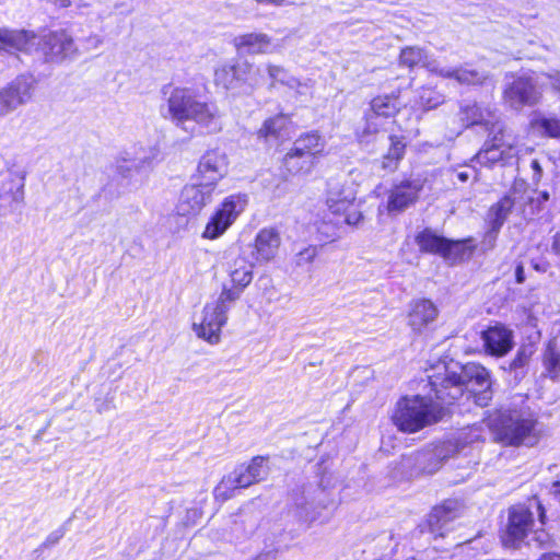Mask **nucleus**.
<instances>
[{
  "label": "nucleus",
  "instance_id": "a18cd8bd",
  "mask_svg": "<svg viewBox=\"0 0 560 560\" xmlns=\"http://www.w3.org/2000/svg\"><path fill=\"white\" fill-rule=\"evenodd\" d=\"M532 541H534L537 545V547H546L550 544L551 537L546 530L536 529L534 532Z\"/></svg>",
  "mask_w": 560,
  "mask_h": 560
},
{
  "label": "nucleus",
  "instance_id": "603ef678",
  "mask_svg": "<svg viewBox=\"0 0 560 560\" xmlns=\"http://www.w3.org/2000/svg\"><path fill=\"white\" fill-rule=\"evenodd\" d=\"M65 532L63 530H58V532H55V533H51L48 537H47V540H46V544L47 545H54V544H57L59 541V539L63 536Z\"/></svg>",
  "mask_w": 560,
  "mask_h": 560
},
{
  "label": "nucleus",
  "instance_id": "4468645a",
  "mask_svg": "<svg viewBox=\"0 0 560 560\" xmlns=\"http://www.w3.org/2000/svg\"><path fill=\"white\" fill-rule=\"evenodd\" d=\"M229 161L224 153L215 150L207 151L199 160L195 180L211 186L215 189L217 184L228 174Z\"/></svg>",
  "mask_w": 560,
  "mask_h": 560
},
{
  "label": "nucleus",
  "instance_id": "7ed1b4c3",
  "mask_svg": "<svg viewBox=\"0 0 560 560\" xmlns=\"http://www.w3.org/2000/svg\"><path fill=\"white\" fill-rule=\"evenodd\" d=\"M445 415V407L431 398L412 395L401 397L396 402L390 419L400 432L411 434L438 423Z\"/></svg>",
  "mask_w": 560,
  "mask_h": 560
},
{
  "label": "nucleus",
  "instance_id": "ea45409f",
  "mask_svg": "<svg viewBox=\"0 0 560 560\" xmlns=\"http://www.w3.org/2000/svg\"><path fill=\"white\" fill-rule=\"evenodd\" d=\"M442 450H436L434 453H421L418 455V462L420 464L430 462L429 465L423 466V471L427 474H433L439 470L441 466Z\"/></svg>",
  "mask_w": 560,
  "mask_h": 560
},
{
  "label": "nucleus",
  "instance_id": "a878e982",
  "mask_svg": "<svg viewBox=\"0 0 560 560\" xmlns=\"http://www.w3.org/2000/svg\"><path fill=\"white\" fill-rule=\"evenodd\" d=\"M35 80L31 77L21 75L12 81L5 89H3L9 96L13 100L16 107L27 103L34 92Z\"/></svg>",
  "mask_w": 560,
  "mask_h": 560
},
{
  "label": "nucleus",
  "instance_id": "9d476101",
  "mask_svg": "<svg viewBox=\"0 0 560 560\" xmlns=\"http://www.w3.org/2000/svg\"><path fill=\"white\" fill-rule=\"evenodd\" d=\"M493 136L486 140L482 148L476 154L478 163L491 166L495 163L506 164L513 160L516 154V148L512 141L505 138L503 127L491 131Z\"/></svg>",
  "mask_w": 560,
  "mask_h": 560
},
{
  "label": "nucleus",
  "instance_id": "473e14b6",
  "mask_svg": "<svg viewBox=\"0 0 560 560\" xmlns=\"http://www.w3.org/2000/svg\"><path fill=\"white\" fill-rule=\"evenodd\" d=\"M289 118L283 114L276 115L266 119L262 126L258 129L257 136L258 138L269 140V139H278L281 136V132L288 126Z\"/></svg>",
  "mask_w": 560,
  "mask_h": 560
},
{
  "label": "nucleus",
  "instance_id": "4d7b16f0",
  "mask_svg": "<svg viewBox=\"0 0 560 560\" xmlns=\"http://www.w3.org/2000/svg\"><path fill=\"white\" fill-rule=\"evenodd\" d=\"M457 178H458L460 182L465 183V182H467V180H468V178H469V174H468V172H466V171H465V172H458V173H457Z\"/></svg>",
  "mask_w": 560,
  "mask_h": 560
},
{
  "label": "nucleus",
  "instance_id": "de8ad7c7",
  "mask_svg": "<svg viewBox=\"0 0 560 560\" xmlns=\"http://www.w3.org/2000/svg\"><path fill=\"white\" fill-rule=\"evenodd\" d=\"M317 252L315 247H307L298 254V265L310 264L315 258Z\"/></svg>",
  "mask_w": 560,
  "mask_h": 560
},
{
  "label": "nucleus",
  "instance_id": "9b49d317",
  "mask_svg": "<svg viewBox=\"0 0 560 560\" xmlns=\"http://www.w3.org/2000/svg\"><path fill=\"white\" fill-rule=\"evenodd\" d=\"M424 180L420 177L408 178L394 184L388 190L386 209L389 214H398L415 205L423 189Z\"/></svg>",
  "mask_w": 560,
  "mask_h": 560
},
{
  "label": "nucleus",
  "instance_id": "2f4dec72",
  "mask_svg": "<svg viewBox=\"0 0 560 560\" xmlns=\"http://www.w3.org/2000/svg\"><path fill=\"white\" fill-rule=\"evenodd\" d=\"M399 62L400 65L406 66L408 68H413L416 66L421 65L422 67L429 70L428 63L438 61L430 58L424 49L416 46H410L401 49Z\"/></svg>",
  "mask_w": 560,
  "mask_h": 560
},
{
  "label": "nucleus",
  "instance_id": "f8f14e48",
  "mask_svg": "<svg viewBox=\"0 0 560 560\" xmlns=\"http://www.w3.org/2000/svg\"><path fill=\"white\" fill-rule=\"evenodd\" d=\"M213 189L199 180L183 187L176 205L179 215H196L212 200Z\"/></svg>",
  "mask_w": 560,
  "mask_h": 560
},
{
  "label": "nucleus",
  "instance_id": "4c0bfd02",
  "mask_svg": "<svg viewBox=\"0 0 560 560\" xmlns=\"http://www.w3.org/2000/svg\"><path fill=\"white\" fill-rule=\"evenodd\" d=\"M237 81L235 65L224 63L215 69L214 82L224 89H230Z\"/></svg>",
  "mask_w": 560,
  "mask_h": 560
},
{
  "label": "nucleus",
  "instance_id": "f704fd0d",
  "mask_svg": "<svg viewBox=\"0 0 560 560\" xmlns=\"http://www.w3.org/2000/svg\"><path fill=\"white\" fill-rule=\"evenodd\" d=\"M471 253L472 247L468 246L465 241H451L446 238V245L444 246L442 257L445 260L455 262L470 256Z\"/></svg>",
  "mask_w": 560,
  "mask_h": 560
},
{
  "label": "nucleus",
  "instance_id": "7c9ffc66",
  "mask_svg": "<svg viewBox=\"0 0 560 560\" xmlns=\"http://www.w3.org/2000/svg\"><path fill=\"white\" fill-rule=\"evenodd\" d=\"M389 141L390 147L383 156L381 166L385 171L394 172L399 161L404 158L406 143L404 142V138L397 136H390Z\"/></svg>",
  "mask_w": 560,
  "mask_h": 560
},
{
  "label": "nucleus",
  "instance_id": "5701e85b",
  "mask_svg": "<svg viewBox=\"0 0 560 560\" xmlns=\"http://www.w3.org/2000/svg\"><path fill=\"white\" fill-rule=\"evenodd\" d=\"M482 339L492 355L503 357L513 348V332L503 325L489 327L483 331Z\"/></svg>",
  "mask_w": 560,
  "mask_h": 560
},
{
  "label": "nucleus",
  "instance_id": "864d4df0",
  "mask_svg": "<svg viewBox=\"0 0 560 560\" xmlns=\"http://www.w3.org/2000/svg\"><path fill=\"white\" fill-rule=\"evenodd\" d=\"M515 279L517 283H523L525 281V272L522 264H518L515 269Z\"/></svg>",
  "mask_w": 560,
  "mask_h": 560
},
{
  "label": "nucleus",
  "instance_id": "f03ea898",
  "mask_svg": "<svg viewBox=\"0 0 560 560\" xmlns=\"http://www.w3.org/2000/svg\"><path fill=\"white\" fill-rule=\"evenodd\" d=\"M166 105V117L176 126L194 121L210 133L222 130L223 114L217 103L202 101L192 89L182 86L172 89Z\"/></svg>",
  "mask_w": 560,
  "mask_h": 560
},
{
  "label": "nucleus",
  "instance_id": "37998d69",
  "mask_svg": "<svg viewBox=\"0 0 560 560\" xmlns=\"http://www.w3.org/2000/svg\"><path fill=\"white\" fill-rule=\"evenodd\" d=\"M341 214L345 215L346 223L350 225H358L363 219L359 205L355 201H353L350 210L343 211Z\"/></svg>",
  "mask_w": 560,
  "mask_h": 560
},
{
  "label": "nucleus",
  "instance_id": "6ab92c4d",
  "mask_svg": "<svg viewBox=\"0 0 560 560\" xmlns=\"http://www.w3.org/2000/svg\"><path fill=\"white\" fill-rule=\"evenodd\" d=\"M439 315L434 303L427 299L416 300L410 304L407 324L416 334H421Z\"/></svg>",
  "mask_w": 560,
  "mask_h": 560
},
{
  "label": "nucleus",
  "instance_id": "c9c22d12",
  "mask_svg": "<svg viewBox=\"0 0 560 560\" xmlns=\"http://www.w3.org/2000/svg\"><path fill=\"white\" fill-rule=\"evenodd\" d=\"M456 509L457 503L454 501H447L442 505L434 508L430 515L431 523H435L441 527L444 526L457 516Z\"/></svg>",
  "mask_w": 560,
  "mask_h": 560
},
{
  "label": "nucleus",
  "instance_id": "c03bdc74",
  "mask_svg": "<svg viewBox=\"0 0 560 560\" xmlns=\"http://www.w3.org/2000/svg\"><path fill=\"white\" fill-rule=\"evenodd\" d=\"M234 65H235V70H236V74H237V81L246 82V78H248V75L250 74V72L253 70V63L244 60V61H241V62H237Z\"/></svg>",
  "mask_w": 560,
  "mask_h": 560
},
{
  "label": "nucleus",
  "instance_id": "6e6d98bb",
  "mask_svg": "<svg viewBox=\"0 0 560 560\" xmlns=\"http://www.w3.org/2000/svg\"><path fill=\"white\" fill-rule=\"evenodd\" d=\"M551 492L553 494H560V480L558 481H555L552 485H551Z\"/></svg>",
  "mask_w": 560,
  "mask_h": 560
},
{
  "label": "nucleus",
  "instance_id": "f257e3e1",
  "mask_svg": "<svg viewBox=\"0 0 560 560\" xmlns=\"http://www.w3.org/2000/svg\"><path fill=\"white\" fill-rule=\"evenodd\" d=\"M430 385L439 400L453 404L466 390L474 395L479 406H487L492 398L489 372L481 365H460L453 360H441L430 369Z\"/></svg>",
  "mask_w": 560,
  "mask_h": 560
},
{
  "label": "nucleus",
  "instance_id": "423d86ee",
  "mask_svg": "<svg viewBox=\"0 0 560 560\" xmlns=\"http://www.w3.org/2000/svg\"><path fill=\"white\" fill-rule=\"evenodd\" d=\"M532 509L536 510L540 524H545V511L536 498L528 500V504L512 506L509 511V523L502 536L505 547L517 548L533 528L534 512Z\"/></svg>",
  "mask_w": 560,
  "mask_h": 560
},
{
  "label": "nucleus",
  "instance_id": "8fccbe9b",
  "mask_svg": "<svg viewBox=\"0 0 560 560\" xmlns=\"http://www.w3.org/2000/svg\"><path fill=\"white\" fill-rule=\"evenodd\" d=\"M545 75L549 79L553 90L560 92V71H553Z\"/></svg>",
  "mask_w": 560,
  "mask_h": 560
},
{
  "label": "nucleus",
  "instance_id": "bf43d9fd",
  "mask_svg": "<svg viewBox=\"0 0 560 560\" xmlns=\"http://www.w3.org/2000/svg\"><path fill=\"white\" fill-rule=\"evenodd\" d=\"M553 248L558 254H560V235L555 237Z\"/></svg>",
  "mask_w": 560,
  "mask_h": 560
},
{
  "label": "nucleus",
  "instance_id": "cd10ccee",
  "mask_svg": "<svg viewBox=\"0 0 560 560\" xmlns=\"http://www.w3.org/2000/svg\"><path fill=\"white\" fill-rule=\"evenodd\" d=\"M415 242L421 253L438 254L442 256L446 238L435 233L432 229H424L415 236Z\"/></svg>",
  "mask_w": 560,
  "mask_h": 560
},
{
  "label": "nucleus",
  "instance_id": "09e8293b",
  "mask_svg": "<svg viewBox=\"0 0 560 560\" xmlns=\"http://www.w3.org/2000/svg\"><path fill=\"white\" fill-rule=\"evenodd\" d=\"M103 40L98 35H91L85 38L88 49H97L102 45Z\"/></svg>",
  "mask_w": 560,
  "mask_h": 560
},
{
  "label": "nucleus",
  "instance_id": "49530a36",
  "mask_svg": "<svg viewBox=\"0 0 560 560\" xmlns=\"http://www.w3.org/2000/svg\"><path fill=\"white\" fill-rule=\"evenodd\" d=\"M262 78L264 75L261 69L259 67L253 66L250 74L248 75V78H246V83L253 88H256L261 85Z\"/></svg>",
  "mask_w": 560,
  "mask_h": 560
},
{
  "label": "nucleus",
  "instance_id": "1a4fd4ad",
  "mask_svg": "<svg viewBox=\"0 0 560 560\" xmlns=\"http://www.w3.org/2000/svg\"><path fill=\"white\" fill-rule=\"evenodd\" d=\"M325 141L317 132L301 136L294 141L293 148L284 156L287 170L296 174L305 166L308 167L311 158L323 153Z\"/></svg>",
  "mask_w": 560,
  "mask_h": 560
},
{
  "label": "nucleus",
  "instance_id": "dca6fc26",
  "mask_svg": "<svg viewBox=\"0 0 560 560\" xmlns=\"http://www.w3.org/2000/svg\"><path fill=\"white\" fill-rule=\"evenodd\" d=\"M43 50L48 61H61L78 55L73 38L65 31L51 32L43 38Z\"/></svg>",
  "mask_w": 560,
  "mask_h": 560
},
{
  "label": "nucleus",
  "instance_id": "39448f33",
  "mask_svg": "<svg viewBox=\"0 0 560 560\" xmlns=\"http://www.w3.org/2000/svg\"><path fill=\"white\" fill-rule=\"evenodd\" d=\"M238 299V291L224 285L219 298L205 305L200 322L192 324V330L197 337L210 345L219 343L222 327L228 322V311L232 303Z\"/></svg>",
  "mask_w": 560,
  "mask_h": 560
},
{
  "label": "nucleus",
  "instance_id": "c756f323",
  "mask_svg": "<svg viewBox=\"0 0 560 560\" xmlns=\"http://www.w3.org/2000/svg\"><path fill=\"white\" fill-rule=\"evenodd\" d=\"M265 71L270 79V88H275L277 83L296 90L306 86L305 83H302L299 79L290 75L289 71L280 65L268 62L265 65Z\"/></svg>",
  "mask_w": 560,
  "mask_h": 560
},
{
  "label": "nucleus",
  "instance_id": "c85d7f7f",
  "mask_svg": "<svg viewBox=\"0 0 560 560\" xmlns=\"http://www.w3.org/2000/svg\"><path fill=\"white\" fill-rule=\"evenodd\" d=\"M401 104L398 100V95H380L371 101L370 113L380 118L394 117L400 109Z\"/></svg>",
  "mask_w": 560,
  "mask_h": 560
},
{
  "label": "nucleus",
  "instance_id": "412c9836",
  "mask_svg": "<svg viewBox=\"0 0 560 560\" xmlns=\"http://www.w3.org/2000/svg\"><path fill=\"white\" fill-rule=\"evenodd\" d=\"M281 237L279 232L273 228H266L258 232L254 243V259L259 262H268L272 260L280 248Z\"/></svg>",
  "mask_w": 560,
  "mask_h": 560
},
{
  "label": "nucleus",
  "instance_id": "ddd939ff",
  "mask_svg": "<svg viewBox=\"0 0 560 560\" xmlns=\"http://www.w3.org/2000/svg\"><path fill=\"white\" fill-rule=\"evenodd\" d=\"M541 98L540 84L530 77L516 78L504 91V100L513 108L537 104Z\"/></svg>",
  "mask_w": 560,
  "mask_h": 560
},
{
  "label": "nucleus",
  "instance_id": "b1692460",
  "mask_svg": "<svg viewBox=\"0 0 560 560\" xmlns=\"http://www.w3.org/2000/svg\"><path fill=\"white\" fill-rule=\"evenodd\" d=\"M233 44L238 51L249 55L270 54L272 38L265 33H247L234 38Z\"/></svg>",
  "mask_w": 560,
  "mask_h": 560
},
{
  "label": "nucleus",
  "instance_id": "a211bd4d",
  "mask_svg": "<svg viewBox=\"0 0 560 560\" xmlns=\"http://www.w3.org/2000/svg\"><path fill=\"white\" fill-rule=\"evenodd\" d=\"M154 155L148 153L143 148H131L124 151L116 161L117 172L125 178L133 173L150 168Z\"/></svg>",
  "mask_w": 560,
  "mask_h": 560
},
{
  "label": "nucleus",
  "instance_id": "bb28decb",
  "mask_svg": "<svg viewBox=\"0 0 560 560\" xmlns=\"http://www.w3.org/2000/svg\"><path fill=\"white\" fill-rule=\"evenodd\" d=\"M229 273L234 284L233 290L241 293L253 280V265L240 256L231 265Z\"/></svg>",
  "mask_w": 560,
  "mask_h": 560
},
{
  "label": "nucleus",
  "instance_id": "4be33fe9",
  "mask_svg": "<svg viewBox=\"0 0 560 560\" xmlns=\"http://www.w3.org/2000/svg\"><path fill=\"white\" fill-rule=\"evenodd\" d=\"M429 71L445 79H455L460 84L482 85L489 79L488 73L476 69L467 68H445L440 67L438 62L428 63Z\"/></svg>",
  "mask_w": 560,
  "mask_h": 560
},
{
  "label": "nucleus",
  "instance_id": "2eb2a0df",
  "mask_svg": "<svg viewBox=\"0 0 560 560\" xmlns=\"http://www.w3.org/2000/svg\"><path fill=\"white\" fill-rule=\"evenodd\" d=\"M458 117L466 128L482 126L486 130L491 132L502 127L499 116L493 108L489 105L483 106L474 101H467L460 104Z\"/></svg>",
  "mask_w": 560,
  "mask_h": 560
},
{
  "label": "nucleus",
  "instance_id": "a19ab883",
  "mask_svg": "<svg viewBox=\"0 0 560 560\" xmlns=\"http://www.w3.org/2000/svg\"><path fill=\"white\" fill-rule=\"evenodd\" d=\"M420 100L421 105L428 109L434 108L442 103V96L430 89H422Z\"/></svg>",
  "mask_w": 560,
  "mask_h": 560
},
{
  "label": "nucleus",
  "instance_id": "f3484780",
  "mask_svg": "<svg viewBox=\"0 0 560 560\" xmlns=\"http://www.w3.org/2000/svg\"><path fill=\"white\" fill-rule=\"evenodd\" d=\"M25 177L13 176L5 179L0 189V215H8L24 202Z\"/></svg>",
  "mask_w": 560,
  "mask_h": 560
},
{
  "label": "nucleus",
  "instance_id": "0eeeda50",
  "mask_svg": "<svg viewBox=\"0 0 560 560\" xmlns=\"http://www.w3.org/2000/svg\"><path fill=\"white\" fill-rule=\"evenodd\" d=\"M268 475L266 459L256 456L247 465H241L232 472L224 476L214 489L217 499L226 501L233 497L234 491L241 488H247L256 482L264 480Z\"/></svg>",
  "mask_w": 560,
  "mask_h": 560
},
{
  "label": "nucleus",
  "instance_id": "6e6552de",
  "mask_svg": "<svg viewBox=\"0 0 560 560\" xmlns=\"http://www.w3.org/2000/svg\"><path fill=\"white\" fill-rule=\"evenodd\" d=\"M246 206L247 198L244 195H232L225 198L207 223L202 237L215 240L221 236L245 210Z\"/></svg>",
  "mask_w": 560,
  "mask_h": 560
},
{
  "label": "nucleus",
  "instance_id": "79ce46f5",
  "mask_svg": "<svg viewBox=\"0 0 560 560\" xmlns=\"http://www.w3.org/2000/svg\"><path fill=\"white\" fill-rule=\"evenodd\" d=\"M18 107L9 94L4 91H0V117L7 116Z\"/></svg>",
  "mask_w": 560,
  "mask_h": 560
},
{
  "label": "nucleus",
  "instance_id": "680f3d73",
  "mask_svg": "<svg viewBox=\"0 0 560 560\" xmlns=\"http://www.w3.org/2000/svg\"><path fill=\"white\" fill-rule=\"evenodd\" d=\"M534 268H535L536 270H540V268H539L538 264H535V265H534Z\"/></svg>",
  "mask_w": 560,
  "mask_h": 560
},
{
  "label": "nucleus",
  "instance_id": "5fc2aeb1",
  "mask_svg": "<svg viewBox=\"0 0 560 560\" xmlns=\"http://www.w3.org/2000/svg\"><path fill=\"white\" fill-rule=\"evenodd\" d=\"M539 560H560V555L547 553V555H544Z\"/></svg>",
  "mask_w": 560,
  "mask_h": 560
},
{
  "label": "nucleus",
  "instance_id": "052dcab7",
  "mask_svg": "<svg viewBox=\"0 0 560 560\" xmlns=\"http://www.w3.org/2000/svg\"><path fill=\"white\" fill-rule=\"evenodd\" d=\"M549 192L548 191H541L540 192V198L542 201H548L549 200Z\"/></svg>",
  "mask_w": 560,
  "mask_h": 560
},
{
  "label": "nucleus",
  "instance_id": "aec40b11",
  "mask_svg": "<svg viewBox=\"0 0 560 560\" xmlns=\"http://www.w3.org/2000/svg\"><path fill=\"white\" fill-rule=\"evenodd\" d=\"M35 38L31 31L0 27V51L27 52L34 46Z\"/></svg>",
  "mask_w": 560,
  "mask_h": 560
},
{
  "label": "nucleus",
  "instance_id": "393cba45",
  "mask_svg": "<svg viewBox=\"0 0 560 560\" xmlns=\"http://www.w3.org/2000/svg\"><path fill=\"white\" fill-rule=\"evenodd\" d=\"M355 200V194L351 187L337 184L329 188L326 203L332 213L341 214L350 210Z\"/></svg>",
  "mask_w": 560,
  "mask_h": 560
},
{
  "label": "nucleus",
  "instance_id": "13d9d810",
  "mask_svg": "<svg viewBox=\"0 0 560 560\" xmlns=\"http://www.w3.org/2000/svg\"><path fill=\"white\" fill-rule=\"evenodd\" d=\"M258 2H268L272 3L275 5H283L285 3V0H257Z\"/></svg>",
  "mask_w": 560,
  "mask_h": 560
},
{
  "label": "nucleus",
  "instance_id": "20e7f679",
  "mask_svg": "<svg viewBox=\"0 0 560 560\" xmlns=\"http://www.w3.org/2000/svg\"><path fill=\"white\" fill-rule=\"evenodd\" d=\"M488 425L495 440L506 445H520L525 441L532 442L535 439V420L526 410H499L489 417Z\"/></svg>",
  "mask_w": 560,
  "mask_h": 560
},
{
  "label": "nucleus",
  "instance_id": "e433bc0d",
  "mask_svg": "<svg viewBox=\"0 0 560 560\" xmlns=\"http://www.w3.org/2000/svg\"><path fill=\"white\" fill-rule=\"evenodd\" d=\"M533 128L551 138H560V119L537 117L530 121Z\"/></svg>",
  "mask_w": 560,
  "mask_h": 560
},
{
  "label": "nucleus",
  "instance_id": "72a5a7b5",
  "mask_svg": "<svg viewBox=\"0 0 560 560\" xmlns=\"http://www.w3.org/2000/svg\"><path fill=\"white\" fill-rule=\"evenodd\" d=\"M513 206L514 200L511 198V196L506 195L491 207L489 217L493 230L498 231L503 225Z\"/></svg>",
  "mask_w": 560,
  "mask_h": 560
},
{
  "label": "nucleus",
  "instance_id": "3c124183",
  "mask_svg": "<svg viewBox=\"0 0 560 560\" xmlns=\"http://www.w3.org/2000/svg\"><path fill=\"white\" fill-rule=\"evenodd\" d=\"M532 170L534 171V182L537 184L542 175V167L537 160H533L530 163Z\"/></svg>",
  "mask_w": 560,
  "mask_h": 560
},
{
  "label": "nucleus",
  "instance_id": "58836bf2",
  "mask_svg": "<svg viewBox=\"0 0 560 560\" xmlns=\"http://www.w3.org/2000/svg\"><path fill=\"white\" fill-rule=\"evenodd\" d=\"M381 129L378 118L370 112L365 115V124L355 131V136L360 142H368L369 138L377 133Z\"/></svg>",
  "mask_w": 560,
  "mask_h": 560
}]
</instances>
